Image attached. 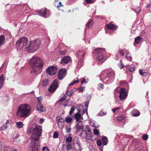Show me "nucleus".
Wrapping results in <instances>:
<instances>
[{
    "mask_svg": "<svg viewBox=\"0 0 151 151\" xmlns=\"http://www.w3.org/2000/svg\"><path fill=\"white\" fill-rule=\"evenodd\" d=\"M94 51L95 54L98 56L97 60L99 61H101L104 58L103 54L105 52V49L101 48H97Z\"/></svg>",
    "mask_w": 151,
    "mask_h": 151,
    "instance_id": "423d86ee",
    "label": "nucleus"
},
{
    "mask_svg": "<svg viewBox=\"0 0 151 151\" xmlns=\"http://www.w3.org/2000/svg\"><path fill=\"white\" fill-rule=\"evenodd\" d=\"M84 83H86V80L84 78H82V80L81 84H83Z\"/></svg>",
    "mask_w": 151,
    "mask_h": 151,
    "instance_id": "e2e57ef3",
    "label": "nucleus"
},
{
    "mask_svg": "<svg viewBox=\"0 0 151 151\" xmlns=\"http://www.w3.org/2000/svg\"><path fill=\"white\" fill-rule=\"evenodd\" d=\"M47 9L45 8V10L41 9L37 11V12L40 14L41 16H45L47 14Z\"/></svg>",
    "mask_w": 151,
    "mask_h": 151,
    "instance_id": "412c9836",
    "label": "nucleus"
},
{
    "mask_svg": "<svg viewBox=\"0 0 151 151\" xmlns=\"http://www.w3.org/2000/svg\"><path fill=\"white\" fill-rule=\"evenodd\" d=\"M85 111H83V113L82 114H79V113H76L74 114V117L77 121L79 122V121L81 119H83L82 115L85 113Z\"/></svg>",
    "mask_w": 151,
    "mask_h": 151,
    "instance_id": "2eb2a0df",
    "label": "nucleus"
},
{
    "mask_svg": "<svg viewBox=\"0 0 151 151\" xmlns=\"http://www.w3.org/2000/svg\"><path fill=\"white\" fill-rule=\"evenodd\" d=\"M56 121L57 122L59 128L62 129L64 125V120L61 116H57Z\"/></svg>",
    "mask_w": 151,
    "mask_h": 151,
    "instance_id": "6e6552de",
    "label": "nucleus"
},
{
    "mask_svg": "<svg viewBox=\"0 0 151 151\" xmlns=\"http://www.w3.org/2000/svg\"><path fill=\"white\" fill-rule=\"evenodd\" d=\"M4 81V76L3 75H1L0 76V89L2 87Z\"/></svg>",
    "mask_w": 151,
    "mask_h": 151,
    "instance_id": "4be33fe9",
    "label": "nucleus"
},
{
    "mask_svg": "<svg viewBox=\"0 0 151 151\" xmlns=\"http://www.w3.org/2000/svg\"><path fill=\"white\" fill-rule=\"evenodd\" d=\"M73 119L69 116H67L65 120V121L67 123H72Z\"/></svg>",
    "mask_w": 151,
    "mask_h": 151,
    "instance_id": "bb28decb",
    "label": "nucleus"
},
{
    "mask_svg": "<svg viewBox=\"0 0 151 151\" xmlns=\"http://www.w3.org/2000/svg\"><path fill=\"white\" fill-rule=\"evenodd\" d=\"M76 54L78 55V60L81 61L83 60L85 55V52L82 51H79Z\"/></svg>",
    "mask_w": 151,
    "mask_h": 151,
    "instance_id": "dca6fc26",
    "label": "nucleus"
},
{
    "mask_svg": "<svg viewBox=\"0 0 151 151\" xmlns=\"http://www.w3.org/2000/svg\"><path fill=\"white\" fill-rule=\"evenodd\" d=\"M67 73V70L65 69H60L59 71L58 75V79L61 80L66 76Z\"/></svg>",
    "mask_w": 151,
    "mask_h": 151,
    "instance_id": "9d476101",
    "label": "nucleus"
},
{
    "mask_svg": "<svg viewBox=\"0 0 151 151\" xmlns=\"http://www.w3.org/2000/svg\"><path fill=\"white\" fill-rule=\"evenodd\" d=\"M127 55L126 58L127 60L128 61H131L132 60V58L131 55L130 54L128 51H127Z\"/></svg>",
    "mask_w": 151,
    "mask_h": 151,
    "instance_id": "393cba45",
    "label": "nucleus"
},
{
    "mask_svg": "<svg viewBox=\"0 0 151 151\" xmlns=\"http://www.w3.org/2000/svg\"><path fill=\"white\" fill-rule=\"evenodd\" d=\"M41 45V42L39 39L31 41L27 47V51L29 52H34L38 50Z\"/></svg>",
    "mask_w": 151,
    "mask_h": 151,
    "instance_id": "20e7f679",
    "label": "nucleus"
},
{
    "mask_svg": "<svg viewBox=\"0 0 151 151\" xmlns=\"http://www.w3.org/2000/svg\"><path fill=\"white\" fill-rule=\"evenodd\" d=\"M37 110L42 112L45 111H46L45 108L43 106L41 102L38 103L37 107Z\"/></svg>",
    "mask_w": 151,
    "mask_h": 151,
    "instance_id": "4468645a",
    "label": "nucleus"
},
{
    "mask_svg": "<svg viewBox=\"0 0 151 151\" xmlns=\"http://www.w3.org/2000/svg\"><path fill=\"white\" fill-rule=\"evenodd\" d=\"M132 114L134 116H137L140 115V113L139 111L134 109L132 111Z\"/></svg>",
    "mask_w": 151,
    "mask_h": 151,
    "instance_id": "aec40b11",
    "label": "nucleus"
},
{
    "mask_svg": "<svg viewBox=\"0 0 151 151\" xmlns=\"http://www.w3.org/2000/svg\"><path fill=\"white\" fill-rule=\"evenodd\" d=\"M66 141L69 143L71 142L72 141V138L70 137H68L66 139Z\"/></svg>",
    "mask_w": 151,
    "mask_h": 151,
    "instance_id": "37998d69",
    "label": "nucleus"
},
{
    "mask_svg": "<svg viewBox=\"0 0 151 151\" xmlns=\"http://www.w3.org/2000/svg\"><path fill=\"white\" fill-rule=\"evenodd\" d=\"M97 144L98 146H100L102 145L101 141L100 139H98L97 141Z\"/></svg>",
    "mask_w": 151,
    "mask_h": 151,
    "instance_id": "8fccbe9b",
    "label": "nucleus"
},
{
    "mask_svg": "<svg viewBox=\"0 0 151 151\" xmlns=\"http://www.w3.org/2000/svg\"><path fill=\"white\" fill-rule=\"evenodd\" d=\"M44 121L43 119L41 118L40 119L39 123L40 124L42 123Z\"/></svg>",
    "mask_w": 151,
    "mask_h": 151,
    "instance_id": "0e129e2a",
    "label": "nucleus"
},
{
    "mask_svg": "<svg viewBox=\"0 0 151 151\" xmlns=\"http://www.w3.org/2000/svg\"><path fill=\"white\" fill-rule=\"evenodd\" d=\"M66 51L64 50V51H61L60 52V54L62 55H65L66 54Z\"/></svg>",
    "mask_w": 151,
    "mask_h": 151,
    "instance_id": "5fc2aeb1",
    "label": "nucleus"
},
{
    "mask_svg": "<svg viewBox=\"0 0 151 151\" xmlns=\"http://www.w3.org/2000/svg\"><path fill=\"white\" fill-rule=\"evenodd\" d=\"M95 0H86V2L87 4H91L95 1Z\"/></svg>",
    "mask_w": 151,
    "mask_h": 151,
    "instance_id": "de8ad7c7",
    "label": "nucleus"
},
{
    "mask_svg": "<svg viewBox=\"0 0 151 151\" xmlns=\"http://www.w3.org/2000/svg\"><path fill=\"white\" fill-rule=\"evenodd\" d=\"M70 61V58L68 56H66L62 58L60 63L63 65H67Z\"/></svg>",
    "mask_w": 151,
    "mask_h": 151,
    "instance_id": "ddd939ff",
    "label": "nucleus"
},
{
    "mask_svg": "<svg viewBox=\"0 0 151 151\" xmlns=\"http://www.w3.org/2000/svg\"><path fill=\"white\" fill-rule=\"evenodd\" d=\"M106 112H104V109H102L99 113V115L100 116H103L105 115Z\"/></svg>",
    "mask_w": 151,
    "mask_h": 151,
    "instance_id": "c9c22d12",
    "label": "nucleus"
},
{
    "mask_svg": "<svg viewBox=\"0 0 151 151\" xmlns=\"http://www.w3.org/2000/svg\"><path fill=\"white\" fill-rule=\"evenodd\" d=\"M5 41V37L4 35L0 36V46L4 44Z\"/></svg>",
    "mask_w": 151,
    "mask_h": 151,
    "instance_id": "cd10ccee",
    "label": "nucleus"
},
{
    "mask_svg": "<svg viewBox=\"0 0 151 151\" xmlns=\"http://www.w3.org/2000/svg\"><path fill=\"white\" fill-rule=\"evenodd\" d=\"M76 90H77V89L76 88H74L72 90H71V91H72V93H74V92L76 91Z\"/></svg>",
    "mask_w": 151,
    "mask_h": 151,
    "instance_id": "338daca9",
    "label": "nucleus"
},
{
    "mask_svg": "<svg viewBox=\"0 0 151 151\" xmlns=\"http://www.w3.org/2000/svg\"><path fill=\"white\" fill-rule=\"evenodd\" d=\"M121 63V65H120V69H122V68H123L124 67V65L122 63V62H120Z\"/></svg>",
    "mask_w": 151,
    "mask_h": 151,
    "instance_id": "052dcab7",
    "label": "nucleus"
},
{
    "mask_svg": "<svg viewBox=\"0 0 151 151\" xmlns=\"http://www.w3.org/2000/svg\"><path fill=\"white\" fill-rule=\"evenodd\" d=\"M115 76L114 72L112 70H111L109 71V72L107 73V77L106 78L104 77V79H106L107 78L109 77L112 78H114Z\"/></svg>",
    "mask_w": 151,
    "mask_h": 151,
    "instance_id": "f3484780",
    "label": "nucleus"
},
{
    "mask_svg": "<svg viewBox=\"0 0 151 151\" xmlns=\"http://www.w3.org/2000/svg\"><path fill=\"white\" fill-rule=\"evenodd\" d=\"M106 27L108 29L111 30L116 29L118 27L117 25H114L111 23H110L106 25Z\"/></svg>",
    "mask_w": 151,
    "mask_h": 151,
    "instance_id": "a211bd4d",
    "label": "nucleus"
},
{
    "mask_svg": "<svg viewBox=\"0 0 151 151\" xmlns=\"http://www.w3.org/2000/svg\"><path fill=\"white\" fill-rule=\"evenodd\" d=\"M120 93L119 97L121 100H123L126 99L127 96V93L126 91V89L123 88H121L119 91Z\"/></svg>",
    "mask_w": 151,
    "mask_h": 151,
    "instance_id": "0eeeda50",
    "label": "nucleus"
},
{
    "mask_svg": "<svg viewBox=\"0 0 151 151\" xmlns=\"http://www.w3.org/2000/svg\"><path fill=\"white\" fill-rule=\"evenodd\" d=\"M43 151H49L47 147H43L42 148Z\"/></svg>",
    "mask_w": 151,
    "mask_h": 151,
    "instance_id": "4d7b16f0",
    "label": "nucleus"
},
{
    "mask_svg": "<svg viewBox=\"0 0 151 151\" xmlns=\"http://www.w3.org/2000/svg\"><path fill=\"white\" fill-rule=\"evenodd\" d=\"M75 110V107L74 106H72L70 110V112L69 113V114L70 115L72 114Z\"/></svg>",
    "mask_w": 151,
    "mask_h": 151,
    "instance_id": "ea45409f",
    "label": "nucleus"
},
{
    "mask_svg": "<svg viewBox=\"0 0 151 151\" xmlns=\"http://www.w3.org/2000/svg\"><path fill=\"white\" fill-rule=\"evenodd\" d=\"M48 83L47 80H45L42 82V85L44 86H45L47 85Z\"/></svg>",
    "mask_w": 151,
    "mask_h": 151,
    "instance_id": "a19ab883",
    "label": "nucleus"
},
{
    "mask_svg": "<svg viewBox=\"0 0 151 151\" xmlns=\"http://www.w3.org/2000/svg\"><path fill=\"white\" fill-rule=\"evenodd\" d=\"M119 52L120 54L122 56H124V54L123 52L121 50H119Z\"/></svg>",
    "mask_w": 151,
    "mask_h": 151,
    "instance_id": "bf43d9fd",
    "label": "nucleus"
},
{
    "mask_svg": "<svg viewBox=\"0 0 151 151\" xmlns=\"http://www.w3.org/2000/svg\"><path fill=\"white\" fill-rule=\"evenodd\" d=\"M59 81L55 80L49 89V91L51 92L54 91L58 87Z\"/></svg>",
    "mask_w": 151,
    "mask_h": 151,
    "instance_id": "9b49d317",
    "label": "nucleus"
},
{
    "mask_svg": "<svg viewBox=\"0 0 151 151\" xmlns=\"http://www.w3.org/2000/svg\"><path fill=\"white\" fill-rule=\"evenodd\" d=\"M66 149L67 151L72 149L73 147L72 145L71 144H68L66 145Z\"/></svg>",
    "mask_w": 151,
    "mask_h": 151,
    "instance_id": "473e14b6",
    "label": "nucleus"
},
{
    "mask_svg": "<svg viewBox=\"0 0 151 151\" xmlns=\"http://www.w3.org/2000/svg\"><path fill=\"white\" fill-rule=\"evenodd\" d=\"M66 94L69 96H72L73 94V93H72L71 90L69 91L67 90L66 92Z\"/></svg>",
    "mask_w": 151,
    "mask_h": 151,
    "instance_id": "e433bc0d",
    "label": "nucleus"
},
{
    "mask_svg": "<svg viewBox=\"0 0 151 151\" xmlns=\"http://www.w3.org/2000/svg\"><path fill=\"white\" fill-rule=\"evenodd\" d=\"M120 108V107L112 109V110L113 113H114L116 111L119 109Z\"/></svg>",
    "mask_w": 151,
    "mask_h": 151,
    "instance_id": "6e6d98bb",
    "label": "nucleus"
},
{
    "mask_svg": "<svg viewBox=\"0 0 151 151\" xmlns=\"http://www.w3.org/2000/svg\"><path fill=\"white\" fill-rule=\"evenodd\" d=\"M30 64L33 69V70L31 71L32 73L40 71L43 65L42 60L37 56L32 57L30 60Z\"/></svg>",
    "mask_w": 151,
    "mask_h": 151,
    "instance_id": "7ed1b4c3",
    "label": "nucleus"
},
{
    "mask_svg": "<svg viewBox=\"0 0 151 151\" xmlns=\"http://www.w3.org/2000/svg\"><path fill=\"white\" fill-rule=\"evenodd\" d=\"M28 42L27 38L25 37H22L17 41L16 46L21 49L24 48L27 51V47L29 45Z\"/></svg>",
    "mask_w": 151,
    "mask_h": 151,
    "instance_id": "39448f33",
    "label": "nucleus"
},
{
    "mask_svg": "<svg viewBox=\"0 0 151 151\" xmlns=\"http://www.w3.org/2000/svg\"><path fill=\"white\" fill-rule=\"evenodd\" d=\"M67 96L65 95H64L60 99V101L63 102L67 98Z\"/></svg>",
    "mask_w": 151,
    "mask_h": 151,
    "instance_id": "09e8293b",
    "label": "nucleus"
},
{
    "mask_svg": "<svg viewBox=\"0 0 151 151\" xmlns=\"http://www.w3.org/2000/svg\"><path fill=\"white\" fill-rule=\"evenodd\" d=\"M135 43L137 44H139L140 42L142 40V39L140 37H137L134 39Z\"/></svg>",
    "mask_w": 151,
    "mask_h": 151,
    "instance_id": "b1692460",
    "label": "nucleus"
},
{
    "mask_svg": "<svg viewBox=\"0 0 151 151\" xmlns=\"http://www.w3.org/2000/svg\"><path fill=\"white\" fill-rule=\"evenodd\" d=\"M86 134L87 136L88 137H90L91 136V131L90 129H88L85 131Z\"/></svg>",
    "mask_w": 151,
    "mask_h": 151,
    "instance_id": "2f4dec72",
    "label": "nucleus"
},
{
    "mask_svg": "<svg viewBox=\"0 0 151 151\" xmlns=\"http://www.w3.org/2000/svg\"><path fill=\"white\" fill-rule=\"evenodd\" d=\"M75 148L76 151H81L82 150V149L80 145L78 142L77 143V145H76V147Z\"/></svg>",
    "mask_w": 151,
    "mask_h": 151,
    "instance_id": "72a5a7b5",
    "label": "nucleus"
},
{
    "mask_svg": "<svg viewBox=\"0 0 151 151\" xmlns=\"http://www.w3.org/2000/svg\"><path fill=\"white\" fill-rule=\"evenodd\" d=\"M76 128L77 133L79 132L81 133H82L83 130V126L82 122L80 121L78 122L76 125Z\"/></svg>",
    "mask_w": 151,
    "mask_h": 151,
    "instance_id": "f8f14e48",
    "label": "nucleus"
},
{
    "mask_svg": "<svg viewBox=\"0 0 151 151\" xmlns=\"http://www.w3.org/2000/svg\"><path fill=\"white\" fill-rule=\"evenodd\" d=\"M41 133V127L37 124L29 129L28 134H32L31 145L30 147L31 151H39L40 147L39 145H38L37 142Z\"/></svg>",
    "mask_w": 151,
    "mask_h": 151,
    "instance_id": "f257e3e1",
    "label": "nucleus"
},
{
    "mask_svg": "<svg viewBox=\"0 0 151 151\" xmlns=\"http://www.w3.org/2000/svg\"><path fill=\"white\" fill-rule=\"evenodd\" d=\"M88 102H85V106L86 107V113L87 114H88V111H87V110L88 107Z\"/></svg>",
    "mask_w": 151,
    "mask_h": 151,
    "instance_id": "3c124183",
    "label": "nucleus"
},
{
    "mask_svg": "<svg viewBox=\"0 0 151 151\" xmlns=\"http://www.w3.org/2000/svg\"><path fill=\"white\" fill-rule=\"evenodd\" d=\"M31 110V107L29 104H21L18 107L17 115L19 118H26L29 115Z\"/></svg>",
    "mask_w": 151,
    "mask_h": 151,
    "instance_id": "f03ea898",
    "label": "nucleus"
},
{
    "mask_svg": "<svg viewBox=\"0 0 151 151\" xmlns=\"http://www.w3.org/2000/svg\"><path fill=\"white\" fill-rule=\"evenodd\" d=\"M63 6V5L62 4L61 2H60L59 3V5L57 6V7H59L60 6Z\"/></svg>",
    "mask_w": 151,
    "mask_h": 151,
    "instance_id": "774afa93",
    "label": "nucleus"
},
{
    "mask_svg": "<svg viewBox=\"0 0 151 151\" xmlns=\"http://www.w3.org/2000/svg\"><path fill=\"white\" fill-rule=\"evenodd\" d=\"M46 70L49 74L50 75H53L57 73V68L55 66H50L47 68Z\"/></svg>",
    "mask_w": 151,
    "mask_h": 151,
    "instance_id": "1a4fd4ad",
    "label": "nucleus"
},
{
    "mask_svg": "<svg viewBox=\"0 0 151 151\" xmlns=\"http://www.w3.org/2000/svg\"><path fill=\"white\" fill-rule=\"evenodd\" d=\"M14 140L16 142H19L20 141L19 136L17 134H15L13 137Z\"/></svg>",
    "mask_w": 151,
    "mask_h": 151,
    "instance_id": "c85d7f7f",
    "label": "nucleus"
},
{
    "mask_svg": "<svg viewBox=\"0 0 151 151\" xmlns=\"http://www.w3.org/2000/svg\"><path fill=\"white\" fill-rule=\"evenodd\" d=\"M84 89V88L83 87H81L79 88L80 90L82 92L83 91Z\"/></svg>",
    "mask_w": 151,
    "mask_h": 151,
    "instance_id": "69168bd1",
    "label": "nucleus"
},
{
    "mask_svg": "<svg viewBox=\"0 0 151 151\" xmlns=\"http://www.w3.org/2000/svg\"><path fill=\"white\" fill-rule=\"evenodd\" d=\"M16 126L18 128H21L23 127V124L22 122H17L16 123Z\"/></svg>",
    "mask_w": 151,
    "mask_h": 151,
    "instance_id": "7c9ffc66",
    "label": "nucleus"
},
{
    "mask_svg": "<svg viewBox=\"0 0 151 151\" xmlns=\"http://www.w3.org/2000/svg\"><path fill=\"white\" fill-rule=\"evenodd\" d=\"M43 98L41 96L38 97L37 98V99L38 100V103H39V102H41V100Z\"/></svg>",
    "mask_w": 151,
    "mask_h": 151,
    "instance_id": "864d4df0",
    "label": "nucleus"
},
{
    "mask_svg": "<svg viewBox=\"0 0 151 151\" xmlns=\"http://www.w3.org/2000/svg\"><path fill=\"white\" fill-rule=\"evenodd\" d=\"M58 132H57L55 131L54 133L53 137L54 138H56L58 137Z\"/></svg>",
    "mask_w": 151,
    "mask_h": 151,
    "instance_id": "c03bdc74",
    "label": "nucleus"
},
{
    "mask_svg": "<svg viewBox=\"0 0 151 151\" xmlns=\"http://www.w3.org/2000/svg\"><path fill=\"white\" fill-rule=\"evenodd\" d=\"M124 117L122 115L118 117L117 118V120L118 121H121L123 122V121L124 120Z\"/></svg>",
    "mask_w": 151,
    "mask_h": 151,
    "instance_id": "4c0bfd02",
    "label": "nucleus"
},
{
    "mask_svg": "<svg viewBox=\"0 0 151 151\" xmlns=\"http://www.w3.org/2000/svg\"><path fill=\"white\" fill-rule=\"evenodd\" d=\"M4 148V151H19L17 149L9 146H5Z\"/></svg>",
    "mask_w": 151,
    "mask_h": 151,
    "instance_id": "6ab92c4d",
    "label": "nucleus"
},
{
    "mask_svg": "<svg viewBox=\"0 0 151 151\" xmlns=\"http://www.w3.org/2000/svg\"><path fill=\"white\" fill-rule=\"evenodd\" d=\"M93 22L92 20L90 19L86 24L87 27L88 28H91L92 26Z\"/></svg>",
    "mask_w": 151,
    "mask_h": 151,
    "instance_id": "a878e982",
    "label": "nucleus"
},
{
    "mask_svg": "<svg viewBox=\"0 0 151 151\" xmlns=\"http://www.w3.org/2000/svg\"><path fill=\"white\" fill-rule=\"evenodd\" d=\"M148 138V135L147 134H144L142 137V139L145 140H147Z\"/></svg>",
    "mask_w": 151,
    "mask_h": 151,
    "instance_id": "a18cd8bd",
    "label": "nucleus"
},
{
    "mask_svg": "<svg viewBox=\"0 0 151 151\" xmlns=\"http://www.w3.org/2000/svg\"><path fill=\"white\" fill-rule=\"evenodd\" d=\"M71 128L70 127H67L66 130V131L68 132H70L71 131Z\"/></svg>",
    "mask_w": 151,
    "mask_h": 151,
    "instance_id": "13d9d810",
    "label": "nucleus"
},
{
    "mask_svg": "<svg viewBox=\"0 0 151 151\" xmlns=\"http://www.w3.org/2000/svg\"><path fill=\"white\" fill-rule=\"evenodd\" d=\"M9 123V121L8 120H6V124H4L3 126H2L0 128V129L2 130H4L6 129L7 128V124Z\"/></svg>",
    "mask_w": 151,
    "mask_h": 151,
    "instance_id": "c756f323",
    "label": "nucleus"
},
{
    "mask_svg": "<svg viewBox=\"0 0 151 151\" xmlns=\"http://www.w3.org/2000/svg\"><path fill=\"white\" fill-rule=\"evenodd\" d=\"M139 72L140 74L142 76H147V73L145 72H143V70L142 69H140Z\"/></svg>",
    "mask_w": 151,
    "mask_h": 151,
    "instance_id": "f704fd0d",
    "label": "nucleus"
},
{
    "mask_svg": "<svg viewBox=\"0 0 151 151\" xmlns=\"http://www.w3.org/2000/svg\"><path fill=\"white\" fill-rule=\"evenodd\" d=\"M141 11V8L139 7H138L135 10V12L137 13V14H139Z\"/></svg>",
    "mask_w": 151,
    "mask_h": 151,
    "instance_id": "49530a36",
    "label": "nucleus"
},
{
    "mask_svg": "<svg viewBox=\"0 0 151 151\" xmlns=\"http://www.w3.org/2000/svg\"><path fill=\"white\" fill-rule=\"evenodd\" d=\"M99 87H100L101 88L103 89V88H104V85L102 84L99 83Z\"/></svg>",
    "mask_w": 151,
    "mask_h": 151,
    "instance_id": "680f3d73",
    "label": "nucleus"
},
{
    "mask_svg": "<svg viewBox=\"0 0 151 151\" xmlns=\"http://www.w3.org/2000/svg\"><path fill=\"white\" fill-rule=\"evenodd\" d=\"M102 143L103 145H106L108 143V138L106 137H103L102 138Z\"/></svg>",
    "mask_w": 151,
    "mask_h": 151,
    "instance_id": "5701e85b",
    "label": "nucleus"
},
{
    "mask_svg": "<svg viewBox=\"0 0 151 151\" xmlns=\"http://www.w3.org/2000/svg\"><path fill=\"white\" fill-rule=\"evenodd\" d=\"M93 133L94 134L98 135L99 134V130L96 129H94L93 131Z\"/></svg>",
    "mask_w": 151,
    "mask_h": 151,
    "instance_id": "79ce46f5",
    "label": "nucleus"
},
{
    "mask_svg": "<svg viewBox=\"0 0 151 151\" xmlns=\"http://www.w3.org/2000/svg\"><path fill=\"white\" fill-rule=\"evenodd\" d=\"M147 9L148 10H151V2L146 6Z\"/></svg>",
    "mask_w": 151,
    "mask_h": 151,
    "instance_id": "603ef678",
    "label": "nucleus"
},
{
    "mask_svg": "<svg viewBox=\"0 0 151 151\" xmlns=\"http://www.w3.org/2000/svg\"><path fill=\"white\" fill-rule=\"evenodd\" d=\"M135 67L134 65H131V66L129 68V71L130 72H133L135 70Z\"/></svg>",
    "mask_w": 151,
    "mask_h": 151,
    "instance_id": "58836bf2",
    "label": "nucleus"
}]
</instances>
